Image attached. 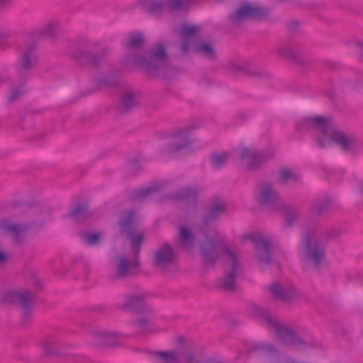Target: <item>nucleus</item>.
<instances>
[{
  "instance_id": "29",
  "label": "nucleus",
  "mask_w": 363,
  "mask_h": 363,
  "mask_svg": "<svg viewBox=\"0 0 363 363\" xmlns=\"http://www.w3.org/2000/svg\"><path fill=\"white\" fill-rule=\"evenodd\" d=\"M284 217V225L286 227L294 226L299 218L298 211L293 206L281 204L278 208Z\"/></svg>"
},
{
  "instance_id": "18",
  "label": "nucleus",
  "mask_w": 363,
  "mask_h": 363,
  "mask_svg": "<svg viewBox=\"0 0 363 363\" xmlns=\"http://www.w3.org/2000/svg\"><path fill=\"white\" fill-rule=\"evenodd\" d=\"M259 203L265 207L277 211L282 202L279 199V194L270 183L264 182L262 184L257 196Z\"/></svg>"
},
{
  "instance_id": "16",
  "label": "nucleus",
  "mask_w": 363,
  "mask_h": 363,
  "mask_svg": "<svg viewBox=\"0 0 363 363\" xmlns=\"http://www.w3.org/2000/svg\"><path fill=\"white\" fill-rule=\"evenodd\" d=\"M228 71L234 74L250 76L257 78H264L268 77V74L264 69H255L250 63L245 60H231L227 65Z\"/></svg>"
},
{
  "instance_id": "4",
  "label": "nucleus",
  "mask_w": 363,
  "mask_h": 363,
  "mask_svg": "<svg viewBox=\"0 0 363 363\" xmlns=\"http://www.w3.org/2000/svg\"><path fill=\"white\" fill-rule=\"evenodd\" d=\"M252 313L268 327L274 329L278 337L284 344L302 347L313 346L312 343L306 342L298 337L291 328L281 323L267 310L255 306L252 308Z\"/></svg>"
},
{
  "instance_id": "40",
  "label": "nucleus",
  "mask_w": 363,
  "mask_h": 363,
  "mask_svg": "<svg viewBox=\"0 0 363 363\" xmlns=\"http://www.w3.org/2000/svg\"><path fill=\"white\" fill-rule=\"evenodd\" d=\"M194 0H168V6L171 11H181L188 9Z\"/></svg>"
},
{
  "instance_id": "49",
  "label": "nucleus",
  "mask_w": 363,
  "mask_h": 363,
  "mask_svg": "<svg viewBox=\"0 0 363 363\" xmlns=\"http://www.w3.org/2000/svg\"><path fill=\"white\" fill-rule=\"evenodd\" d=\"M326 234H327V237H328L330 238H335L338 237V235H339L337 232L335 231V230H330L326 232Z\"/></svg>"
},
{
  "instance_id": "28",
  "label": "nucleus",
  "mask_w": 363,
  "mask_h": 363,
  "mask_svg": "<svg viewBox=\"0 0 363 363\" xmlns=\"http://www.w3.org/2000/svg\"><path fill=\"white\" fill-rule=\"evenodd\" d=\"M177 241L179 245L186 249H192L196 243V236L194 233L185 225L179 227Z\"/></svg>"
},
{
  "instance_id": "31",
  "label": "nucleus",
  "mask_w": 363,
  "mask_h": 363,
  "mask_svg": "<svg viewBox=\"0 0 363 363\" xmlns=\"http://www.w3.org/2000/svg\"><path fill=\"white\" fill-rule=\"evenodd\" d=\"M141 6L152 15H160L164 10V0H139Z\"/></svg>"
},
{
  "instance_id": "17",
  "label": "nucleus",
  "mask_w": 363,
  "mask_h": 363,
  "mask_svg": "<svg viewBox=\"0 0 363 363\" xmlns=\"http://www.w3.org/2000/svg\"><path fill=\"white\" fill-rule=\"evenodd\" d=\"M177 254L172 246L165 242L159 247L153 253L154 264L162 271L175 264Z\"/></svg>"
},
{
  "instance_id": "39",
  "label": "nucleus",
  "mask_w": 363,
  "mask_h": 363,
  "mask_svg": "<svg viewBox=\"0 0 363 363\" xmlns=\"http://www.w3.org/2000/svg\"><path fill=\"white\" fill-rule=\"evenodd\" d=\"M228 155L226 152L214 153L211 156V164L214 169H220L227 164Z\"/></svg>"
},
{
  "instance_id": "44",
  "label": "nucleus",
  "mask_w": 363,
  "mask_h": 363,
  "mask_svg": "<svg viewBox=\"0 0 363 363\" xmlns=\"http://www.w3.org/2000/svg\"><path fill=\"white\" fill-rule=\"evenodd\" d=\"M286 28L290 33H299L301 31V22L296 19L290 20L286 23Z\"/></svg>"
},
{
  "instance_id": "23",
  "label": "nucleus",
  "mask_w": 363,
  "mask_h": 363,
  "mask_svg": "<svg viewBox=\"0 0 363 363\" xmlns=\"http://www.w3.org/2000/svg\"><path fill=\"white\" fill-rule=\"evenodd\" d=\"M124 303L122 308L132 313H139L143 311H149L150 308L145 302L146 296L143 293L128 294L123 296Z\"/></svg>"
},
{
  "instance_id": "2",
  "label": "nucleus",
  "mask_w": 363,
  "mask_h": 363,
  "mask_svg": "<svg viewBox=\"0 0 363 363\" xmlns=\"http://www.w3.org/2000/svg\"><path fill=\"white\" fill-rule=\"evenodd\" d=\"M298 126L314 129L315 140L320 148H325L328 145L335 143L342 151L355 153L360 146L354 135L345 133L337 129L322 116L305 118Z\"/></svg>"
},
{
  "instance_id": "22",
  "label": "nucleus",
  "mask_w": 363,
  "mask_h": 363,
  "mask_svg": "<svg viewBox=\"0 0 363 363\" xmlns=\"http://www.w3.org/2000/svg\"><path fill=\"white\" fill-rule=\"evenodd\" d=\"M141 104V95L138 91L128 90L121 94L116 108L119 113H128Z\"/></svg>"
},
{
  "instance_id": "38",
  "label": "nucleus",
  "mask_w": 363,
  "mask_h": 363,
  "mask_svg": "<svg viewBox=\"0 0 363 363\" xmlns=\"http://www.w3.org/2000/svg\"><path fill=\"white\" fill-rule=\"evenodd\" d=\"M198 196V191L194 188H184L179 190L175 198L177 200L194 201Z\"/></svg>"
},
{
  "instance_id": "10",
  "label": "nucleus",
  "mask_w": 363,
  "mask_h": 363,
  "mask_svg": "<svg viewBox=\"0 0 363 363\" xmlns=\"http://www.w3.org/2000/svg\"><path fill=\"white\" fill-rule=\"evenodd\" d=\"M140 263L137 259H129L125 255H117L111 260V272L108 279L113 282L124 280L133 275Z\"/></svg>"
},
{
  "instance_id": "35",
  "label": "nucleus",
  "mask_w": 363,
  "mask_h": 363,
  "mask_svg": "<svg viewBox=\"0 0 363 363\" xmlns=\"http://www.w3.org/2000/svg\"><path fill=\"white\" fill-rule=\"evenodd\" d=\"M68 216L75 220H83L89 216L86 205H78L68 214Z\"/></svg>"
},
{
  "instance_id": "24",
  "label": "nucleus",
  "mask_w": 363,
  "mask_h": 363,
  "mask_svg": "<svg viewBox=\"0 0 363 363\" xmlns=\"http://www.w3.org/2000/svg\"><path fill=\"white\" fill-rule=\"evenodd\" d=\"M41 347L47 356L60 357L64 355V346L57 334H48L42 340Z\"/></svg>"
},
{
  "instance_id": "47",
  "label": "nucleus",
  "mask_w": 363,
  "mask_h": 363,
  "mask_svg": "<svg viewBox=\"0 0 363 363\" xmlns=\"http://www.w3.org/2000/svg\"><path fill=\"white\" fill-rule=\"evenodd\" d=\"M12 35H13V33L11 31H9V30L0 31V40L9 38Z\"/></svg>"
},
{
  "instance_id": "43",
  "label": "nucleus",
  "mask_w": 363,
  "mask_h": 363,
  "mask_svg": "<svg viewBox=\"0 0 363 363\" xmlns=\"http://www.w3.org/2000/svg\"><path fill=\"white\" fill-rule=\"evenodd\" d=\"M84 242L89 245H96L100 240V235L97 233H84L82 234Z\"/></svg>"
},
{
  "instance_id": "45",
  "label": "nucleus",
  "mask_w": 363,
  "mask_h": 363,
  "mask_svg": "<svg viewBox=\"0 0 363 363\" xmlns=\"http://www.w3.org/2000/svg\"><path fill=\"white\" fill-rule=\"evenodd\" d=\"M26 91L23 87L14 88L11 91L9 101L11 103L16 101L18 98L25 94Z\"/></svg>"
},
{
  "instance_id": "32",
  "label": "nucleus",
  "mask_w": 363,
  "mask_h": 363,
  "mask_svg": "<svg viewBox=\"0 0 363 363\" xmlns=\"http://www.w3.org/2000/svg\"><path fill=\"white\" fill-rule=\"evenodd\" d=\"M161 186L160 184H152L144 188H140L134 190L131 194V198L133 200H143L152 194L158 192Z\"/></svg>"
},
{
  "instance_id": "13",
  "label": "nucleus",
  "mask_w": 363,
  "mask_h": 363,
  "mask_svg": "<svg viewBox=\"0 0 363 363\" xmlns=\"http://www.w3.org/2000/svg\"><path fill=\"white\" fill-rule=\"evenodd\" d=\"M277 55L299 66H305L310 62V59L301 50L296 48L290 42L283 41L277 45Z\"/></svg>"
},
{
  "instance_id": "19",
  "label": "nucleus",
  "mask_w": 363,
  "mask_h": 363,
  "mask_svg": "<svg viewBox=\"0 0 363 363\" xmlns=\"http://www.w3.org/2000/svg\"><path fill=\"white\" fill-rule=\"evenodd\" d=\"M192 129V127L188 126L175 130L172 135L169 145L163 150V152H176L188 147L192 142L189 137V133Z\"/></svg>"
},
{
  "instance_id": "41",
  "label": "nucleus",
  "mask_w": 363,
  "mask_h": 363,
  "mask_svg": "<svg viewBox=\"0 0 363 363\" xmlns=\"http://www.w3.org/2000/svg\"><path fill=\"white\" fill-rule=\"evenodd\" d=\"M199 27L197 26H190L183 24L181 26L180 36L184 40L194 38L199 32Z\"/></svg>"
},
{
  "instance_id": "33",
  "label": "nucleus",
  "mask_w": 363,
  "mask_h": 363,
  "mask_svg": "<svg viewBox=\"0 0 363 363\" xmlns=\"http://www.w3.org/2000/svg\"><path fill=\"white\" fill-rule=\"evenodd\" d=\"M59 24L56 22H50L36 30L38 36L48 38H55L59 31Z\"/></svg>"
},
{
  "instance_id": "21",
  "label": "nucleus",
  "mask_w": 363,
  "mask_h": 363,
  "mask_svg": "<svg viewBox=\"0 0 363 363\" xmlns=\"http://www.w3.org/2000/svg\"><path fill=\"white\" fill-rule=\"evenodd\" d=\"M248 238L255 245L258 259L264 264H271L272 259L270 240L261 235H250Z\"/></svg>"
},
{
  "instance_id": "52",
  "label": "nucleus",
  "mask_w": 363,
  "mask_h": 363,
  "mask_svg": "<svg viewBox=\"0 0 363 363\" xmlns=\"http://www.w3.org/2000/svg\"><path fill=\"white\" fill-rule=\"evenodd\" d=\"M9 0H0V6H4L9 4Z\"/></svg>"
},
{
  "instance_id": "37",
  "label": "nucleus",
  "mask_w": 363,
  "mask_h": 363,
  "mask_svg": "<svg viewBox=\"0 0 363 363\" xmlns=\"http://www.w3.org/2000/svg\"><path fill=\"white\" fill-rule=\"evenodd\" d=\"M279 180L283 184H295L300 181V178L292 171L282 169L279 172Z\"/></svg>"
},
{
  "instance_id": "11",
  "label": "nucleus",
  "mask_w": 363,
  "mask_h": 363,
  "mask_svg": "<svg viewBox=\"0 0 363 363\" xmlns=\"http://www.w3.org/2000/svg\"><path fill=\"white\" fill-rule=\"evenodd\" d=\"M135 216L134 210H128L123 212L120 218L119 225L121 232L126 235L134 250L135 254L138 255L143 240V235L138 233L136 230V226L134 223Z\"/></svg>"
},
{
  "instance_id": "25",
  "label": "nucleus",
  "mask_w": 363,
  "mask_h": 363,
  "mask_svg": "<svg viewBox=\"0 0 363 363\" xmlns=\"http://www.w3.org/2000/svg\"><path fill=\"white\" fill-rule=\"evenodd\" d=\"M137 314V316L132 320V325L140 333L147 334L152 333L153 328H152V311L151 308H149L148 312L143 311Z\"/></svg>"
},
{
  "instance_id": "12",
  "label": "nucleus",
  "mask_w": 363,
  "mask_h": 363,
  "mask_svg": "<svg viewBox=\"0 0 363 363\" xmlns=\"http://www.w3.org/2000/svg\"><path fill=\"white\" fill-rule=\"evenodd\" d=\"M38 62L35 45L33 43L27 44L22 49L18 63L16 65V73L21 80L28 78V72L33 69Z\"/></svg>"
},
{
  "instance_id": "36",
  "label": "nucleus",
  "mask_w": 363,
  "mask_h": 363,
  "mask_svg": "<svg viewBox=\"0 0 363 363\" xmlns=\"http://www.w3.org/2000/svg\"><path fill=\"white\" fill-rule=\"evenodd\" d=\"M0 229L3 233L17 237L22 231L23 227L18 224L9 223L6 220H0Z\"/></svg>"
},
{
  "instance_id": "48",
  "label": "nucleus",
  "mask_w": 363,
  "mask_h": 363,
  "mask_svg": "<svg viewBox=\"0 0 363 363\" xmlns=\"http://www.w3.org/2000/svg\"><path fill=\"white\" fill-rule=\"evenodd\" d=\"M356 188L359 193L363 194V177L357 180Z\"/></svg>"
},
{
  "instance_id": "20",
  "label": "nucleus",
  "mask_w": 363,
  "mask_h": 363,
  "mask_svg": "<svg viewBox=\"0 0 363 363\" xmlns=\"http://www.w3.org/2000/svg\"><path fill=\"white\" fill-rule=\"evenodd\" d=\"M96 46V43L95 42L84 41L78 46L72 55L76 59L84 60L91 66L96 67L99 65L101 57L99 54L92 52Z\"/></svg>"
},
{
  "instance_id": "42",
  "label": "nucleus",
  "mask_w": 363,
  "mask_h": 363,
  "mask_svg": "<svg viewBox=\"0 0 363 363\" xmlns=\"http://www.w3.org/2000/svg\"><path fill=\"white\" fill-rule=\"evenodd\" d=\"M275 351L274 347L271 345L255 344L250 348V352L255 354H265Z\"/></svg>"
},
{
  "instance_id": "46",
  "label": "nucleus",
  "mask_w": 363,
  "mask_h": 363,
  "mask_svg": "<svg viewBox=\"0 0 363 363\" xmlns=\"http://www.w3.org/2000/svg\"><path fill=\"white\" fill-rule=\"evenodd\" d=\"M9 260V256L6 253L2 250H0V267L6 265Z\"/></svg>"
},
{
  "instance_id": "8",
  "label": "nucleus",
  "mask_w": 363,
  "mask_h": 363,
  "mask_svg": "<svg viewBox=\"0 0 363 363\" xmlns=\"http://www.w3.org/2000/svg\"><path fill=\"white\" fill-rule=\"evenodd\" d=\"M35 296L34 292L27 289L9 290L3 294L2 301L21 307L23 321H27L32 317L30 307L34 304Z\"/></svg>"
},
{
  "instance_id": "5",
  "label": "nucleus",
  "mask_w": 363,
  "mask_h": 363,
  "mask_svg": "<svg viewBox=\"0 0 363 363\" xmlns=\"http://www.w3.org/2000/svg\"><path fill=\"white\" fill-rule=\"evenodd\" d=\"M238 254L230 250L221 238L213 239L208 237L200 243V255L203 264L206 267H213L219 259L224 263Z\"/></svg>"
},
{
  "instance_id": "15",
  "label": "nucleus",
  "mask_w": 363,
  "mask_h": 363,
  "mask_svg": "<svg viewBox=\"0 0 363 363\" xmlns=\"http://www.w3.org/2000/svg\"><path fill=\"white\" fill-rule=\"evenodd\" d=\"M223 265L225 273L219 282V286L225 290L233 291L235 288V278L240 270L239 255L238 254L232 259L225 261Z\"/></svg>"
},
{
  "instance_id": "26",
  "label": "nucleus",
  "mask_w": 363,
  "mask_h": 363,
  "mask_svg": "<svg viewBox=\"0 0 363 363\" xmlns=\"http://www.w3.org/2000/svg\"><path fill=\"white\" fill-rule=\"evenodd\" d=\"M269 289L272 296L279 301H287L292 299L296 294L292 285H282L279 283L272 284Z\"/></svg>"
},
{
  "instance_id": "50",
  "label": "nucleus",
  "mask_w": 363,
  "mask_h": 363,
  "mask_svg": "<svg viewBox=\"0 0 363 363\" xmlns=\"http://www.w3.org/2000/svg\"><path fill=\"white\" fill-rule=\"evenodd\" d=\"M181 50L184 53H186L189 50V43L186 41H184L182 43Z\"/></svg>"
},
{
  "instance_id": "14",
  "label": "nucleus",
  "mask_w": 363,
  "mask_h": 363,
  "mask_svg": "<svg viewBox=\"0 0 363 363\" xmlns=\"http://www.w3.org/2000/svg\"><path fill=\"white\" fill-rule=\"evenodd\" d=\"M121 336L116 333L94 329L89 333V344L96 348L115 346L120 343Z\"/></svg>"
},
{
  "instance_id": "7",
  "label": "nucleus",
  "mask_w": 363,
  "mask_h": 363,
  "mask_svg": "<svg viewBox=\"0 0 363 363\" xmlns=\"http://www.w3.org/2000/svg\"><path fill=\"white\" fill-rule=\"evenodd\" d=\"M270 10L259 4L242 1L228 18L232 23L238 25L246 21H263L268 18Z\"/></svg>"
},
{
  "instance_id": "27",
  "label": "nucleus",
  "mask_w": 363,
  "mask_h": 363,
  "mask_svg": "<svg viewBox=\"0 0 363 363\" xmlns=\"http://www.w3.org/2000/svg\"><path fill=\"white\" fill-rule=\"evenodd\" d=\"M225 204L223 203H215L207 206L201 217L202 223L207 225L210 222L218 219L225 213Z\"/></svg>"
},
{
  "instance_id": "51",
  "label": "nucleus",
  "mask_w": 363,
  "mask_h": 363,
  "mask_svg": "<svg viewBox=\"0 0 363 363\" xmlns=\"http://www.w3.org/2000/svg\"><path fill=\"white\" fill-rule=\"evenodd\" d=\"M357 46L359 47V48H360V49L362 50V57H363V40H360V41L357 42Z\"/></svg>"
},
{
  "instance_id": "54",
  "label": "nucleus",
  "mask_w": 363,
  "mask_h": 363,
  "mask_svg": "<svg viewBox=\"0 0 363 363\" xmlns=\"http://www.w3.org/2000/svg\"><path fill=\"white\" fill-rule=\"evenodd\" d=\"M3 81V79L1 78V77L0 76V82H1Z\"/></svg>"
},
{
  "instance_id": "1",
  "label": "nucleus",
  "mask_w": 363,
  "mask_h": 363,
  "mask_svg": "<svg viewBox=\"0 0 363 363\" xmlns=\"http://www.w3.org/2000/svg\"><path fill=\"white\" fill-rule=\"evenodd\" d=\"M145 43L141 33L130 34L125 44V58L140 66L150 77H155L162 73L168 63V56L164 45L157 43L148 52V57L141 55L139 52Z\"/></svg>"
},
{
  "instance_id": "6",
  "label": "nucleus",
  "mask_w": 363,
  "mask_h": 363,
  "mask_svg": "<svg viewBox=\"0 0 363 363\" xmlns=\"http://www.w3.org/2000/svg\"><path fill=\"white\" fill-rule=\"evenodd\" d=\"M176 340L179 345L173 351L155 353L160 363H202V360L196 355L195 344L182 336Z\"/></svg>"
},
{
  "instance_id": "9",
  "label": "nucleus",
  "mask_w": 363,
  "mask_h": 363,
  "mask_svg": "<svg viewBox=\"0 0 363 363\" xmlns=\"http://www.w3.org/2000/svg\"><path fill=\"white\" fill-rule=\"evenodd\" d=\"M274 155V150L268 148L262 151H257L255 148L241 147L240 149V160L242 166L249 170L260 168L262 164L271 160Z\"/></svg>"
},
{
  "instance_id": "53",
  "label": "nucleus",
  "mask_w": 363,
  "mask_h": 363,
  "mask_svg": "<svg viewBox=\"0 0 363 363\" xmlns=\"http://www.w3.org/2000/svg\"><path fill=\"white\" fill-rule=\"evenodd\" d=\"M101 82L103 84H108V82L106 80L105 78L101 79Z\"/></svg>"
},
{
  "instance_id": "3",
  "label": "nucleus",
  "mask_w": 363,
  "mask_h": 363,
  "mask_svg": "<svg viewBox=\"0 0 363 363\" xmlns=\"http://www.w3.org/2000/svg\"><path fill=\"white\" fill-rule=\"evenodd\" d=\"M324 232L320 228H311L303 235L298 248L300 259L306 264L319 269L325 259V246L320 242Z\"/></svg>"
},
{
  "instance_id": "34",
  "label": "nucleus",
  "mask_w": 363,
  "mask_h": 363,
  "mask_svg": "<svg viewBox=\"0 0 363 363\" xmlns=\"http://www.w3.org/2000/svg\"><path fill=\"white\" fill-rule=\"evenodd\" d=\"M330 203V199L327 198L316 200L311 206V214L315 216H318L322 213H325L328 211Z\"/></svg>"
},
{
  "instance_id": "30",
  "label": "nucleus",
  "mask_w": 363,
  "mask_h": 363,
  "mask_svg": "<svg viewBox=\"0 0 363 363\" xmlns=\"http://www.w3.org/2000/svg\"><path fill=\"white\" fill-rule=\"evenodd\" d=\"M196 54L210 61H213L217 57V52L213 45L210 43L200 42L194 47Z\"/></svg>"
}]
</instances>
